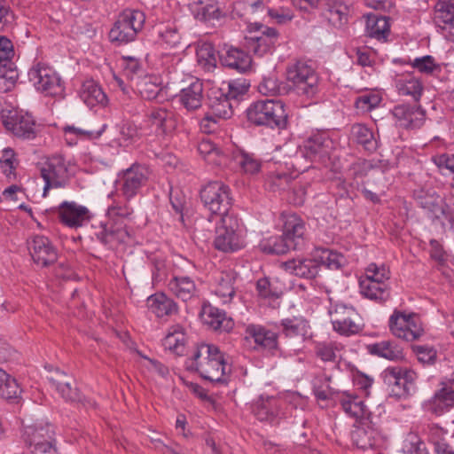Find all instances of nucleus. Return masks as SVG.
<instances>
[{
    "label": "nucleus",
    "instance_id": "obj_1",
    "mask_svg": "<svg viewBox=\"0 0 454 454\" xmlns=\"http://www.w3.org/2000/svg\"><path fill=\"white\" fill-rule=\"evenodd\" d=\"M186 364L189 370L198 372L205 380L215 384L229 381L231 366L226 362L225 354L215 344H197Z\"/></svg>",
    "mask_w": 454,
    "mask_h": 454
},
{
    "label": "nucleus",
    "instance_id": "obj_2",
    "mask_svg": "<svg viewBox=\"0 0 454 454\" xmlns=\"http://www.w3.org/2000/svg\"><path fill=\"white\" fill-rule=\"evenodd\" d=\"M214 247L223 253H235L247 245V228L235 215L222 216L215 225Z\"/></svg>",
    "mask_w": 454,
    "mask_h": 454
},
{
    "label": "nucleus",
    "instance_id": "obj_3",
    "mask_svg": "<svg viewBox=\"0 0 454 454\" xmlns=\"http://www.w3.org/2000/svg\"><path fill=\"white\" fill-rule=\"evenodd\" d=\"M247 119L257 126L270 129H285L287 124V113L285 104L280 100H258L247 110Z\"/></svg>",
    "mask_w": 454,
    "mask_h": 454
},
{
    "label": "nucleus",
    "instance_id": "obj_4",
    "mask_svg": "<svg viewBox=\"0 0 454 454\" xmlns=\"http://www.w3.org/2000/svg\"><path fill=\"white\" fill-rule=\"evenodd\" d=\"M20 437L34 454H53L57 450L56 427L51 423L24 425Z\"/></svg>",
    "mask_w": 454,
    "mask_h": 454
},
{
    "label": "nucleus",
    "instance_id": "obj_5",
    "mask_svg": "<svg viewBox=\"0 0 454 454\" xmlns=\"http://www.w3.org/2000/svg\"><path fill=\"white\" fill-rule=\"evenodd\" d=\"M286 79L297 95L307 99H317L320 92L319 76L306 62L297 61L288 67Z\"/></svg>",
    "mask_w": 454,
    "mask_h": 454
},
{
    "label": "nucleus",
    "instance_id": "obj_6",
    "mask_svg": "<svg viewBox=\"0 0 454 454\" xmlns=\"http://www.w3.org/2000/svg\"><path fill=\"white\" fill-rule=\"evenodd\" d=\"M132 213L133 208L127 203L114 202L107 209V215L112 222L111 226L98 233L100 241L110 247L126 243L130 238V232L123 223V220L129 217Z\"/></svg>",
    "mask_w": 454,
    "mask_h": 454
},
{
    "label": "nucleus",
    "instance_id": "obj_7",
    "mask_svg": "<svg viewBox=\"0 0 454 454\" xmlns=\"http://www.w3.org/2000/svg\"><path fill=\"white\" fill-rule=\"evenodd\" d=\"M145 15L142 11L126 9L121 12L113 27L109 31V38L118 43H128L134 41L143 29Z\"/></svg>",
    "mask_w": 454,
    "mask_h": 454
},
{
    "label": "nucleus",
    "instance_id": "obj_8",
    "mask_svg": "<svg viewBox=\"0 0 454 454\" xmlns=\"http://www.w3.org/2000/svg\"><path fill=\"white\" fill-rule=\"evenodd\" d=\"M204 207L214 215H235L231 211L233 198L231 188L221 181L209 182L200 191Z\"/></svg>",
    "mask_w": 454,
    "mask_h": 454
},
{
    "label": "nucleus",
    "instance_id": "obj_9",
    "mask_svg": "<svg viewBox=\"0 0 454 454\" xmlns=\"http://www.w3.org/2000/svg\"><path fill=\"white\" fill-rule=\"evenodd\" d=\"M381 377L386 385L390 388V395L397 399H405L417 390V373L410 369L400 366H389L386 368Z\"/></svg>",
    "mask_w": 454,
    "mask_h": 454
},
{
    "label": "nucleus",
    "instance_id": "obj_10",
    "mask_svg": "<svg viewBox=\"0 0 454 454\" xmlns=\"http://www.w3.org/2000/svg\"><path fill=\"white\" fill-rule=\"evenodd\" d=\"M354 427L351 439L358 449L372 454H382L387 440L372 419L356 423Z\"/></svg>",
    "mask_w": 454,
    "mask_h": 454
},
{
    "label": "nucleus",
    "instance_id": "obj_11",
    "mask_svg": "<svg viewBox=\"0 0 454 454\" xmlns=\"http://www.w3.org/2000/svg\"><path fill=\"white\" fill-rule=\"evenodd\" d=\"M247 29L249 35L245 37V46L248 52L262 57L272 51L278 38L277 29L258 22L249 24Z\"/></svg>",
    "mask_w": 454,
    "mask_h": 454
},
{
    "label": "nucleus",
    "instance_id": "obj_12",
    "mask_svg": "<svg viewBox=\"0 0 454 454\" xmlns=\"http://www.w3.org/2000/svg\"><path fill=\"white\" fill-rule=\"evenodd\" d=\"M149 168L141 164H133L120 176V190L127 201L137 196L147 184Z\"/></svg>",
    "mask_w": 454,
    "mask_h": 454
},
{
    "label": "nucleus",
    "instance_id": "obj_13",
    "mask_svg": "<svg viewBox=\"0 0 454 454\" xmlns=\"http://www.w3.org/2000/svg\"><path fill=\"white\" fill-rule=\"evenodd\" d=\"M29 81L37 91L47 98L57 95V71L44 62L34 65L27 73Z\"/></svg>",
    "mask_w": 454,
    "mask_h": 454
},
{
    "label": "nucleus",
    "instance_id": "obj_14",
    "mask_svg": "<svg viewBox=\"0 0 454 454\" xmlns=\"http://www.w3.org/2000/svg\"><path fill=\"white\" fill-rule=\"evenodd\" d=\"M391 333L399 339L412 341L421 336L423 329L420 320L412 314L395 312L389 318Z\"/></svg>",
    "mask_w": 454,
    "mask_h": 454
},
{
    "label": "nucleus",
    "instance_id": "obj_15",
    "mask_svg": "<svg viewBox=\"0 0 454 454\" xmlns=\"http://www.w3.org/2000/svg\"><path fill=\"white\" fill-rule=\"evenodd\" d=\"M245 338L254 343V349L274 355L278 349V334L265 325L248 324L245 327Z\"/></svg>",
    "mask_w": 454,
    "mask_h": 454
},
{
    "label": "nucleus",
    "instance_id": "obj_16",
    "mask_svg": "<svg viewBox=\"0 0 454 454\" xmlns=\"http://www.w3.org/2000/svg\"><path fill=\"white\" fill-rule=\"evenodd\" d=\"M143 125L148 130V134L162 136L175 129L176 121L172 111L163 107H155L145 114Z\"/></svg>",
    "mask_w": 454,
    "mask_h": 454
},
{
    "label": "nucleus",
    "instance_id": "obj_17",
    "mask_svg": "<svg viewBox=\"0 0 454 454\" xmlns=\"http://www.w3.org/2000/svg\"><path fill=\"white\" fill-rule=\"evenodd\" d=\"M333 149L334 142L326 133H316L304 142L301 153L312 162H325Z\"/></svg>",
    "mask_w": 454,
    "mask_h": 454
},
{
    "label": "nucleus",
    "instance_id": "obj_18",
    "mask_svg": "<svg viewBox=\"0 0 454 454\" xmlns=\"http://www.w3.org/2000/svg\"><path fill=\"white\" fill-rule=\"evenodd\" d=\"M3 118L4 127L14 136L27 139L35 137V122L29 114L12 110Z\"/></svg>",
    "mask_w": 454,
    "mask_h": 454
},
{
    "label": "nucleus",
    "instance_id": "obj_19",
    "mask_svg": "<svg viewBox=\"0 0 454 454\" xmlns=\"http://www.w3.org/2000/svg\"><path fill=\"white\" fill-rule=\"evenodd\" d=\"M89 209L74 201L65 200L59 205V221L69 228H79L90 222Z\"/></svg>",
    "mask_w": 454,
    "mask_h": 454
},
{
    "label": "nucleus",
    "instance_id": "obj_20",
    "mask_svg": "<svg viewBox=\"0 0 454 454\" xmlns=\"http://www.w3.org/2000/svg\"><path fill=\"white\" fill-rule=\"evenodd\" d=\"M282 268L289 274L306 279L315 278L319 272L315 251L308 257H296L282 263Z\"/></svg>",
    "mask_w": 454,
    "mask_h": 454
},
{
    "label": "nucleus",
    "instance_id": "obj_21",
    "mask_svg": "<svg viewBox=\"0 0 454 454\" xmlns=\"http://www.w3.org/2000/svg\"><path fill=\"white\" fill-rule=\"evenodd\" d=\"M441 388L435 392L424 407L437 416L443 414L454 406V380L442 381Z\"/></svg>",
    "mask_w": 454,
    "mask_h": 454
},
{
    "label": "nucleus",
    "instance_id": "obj_22",
    "mask_svg": "<svg viewBox=\"0 0 454 454\" xmlns=\"http://www.w3.org/2000/svg\"><path fill=\"white\" fill-rule=\"evenodd\" d=\"M321 17L335 28H342L348 22L349 4L345 0H324Z\"/></svg>",
    "mask_w": 454,
    "mask_h": 454
},
{
    "label": "nucleus",
    "instance_id": "obj_23",
    "mask_svg": "<svg viewBox=\"0 0 454 454\" xmlns=\"http://www.w3.org/2000/svg\"><path fill=\"white\" fill-rule=\"evenodd\" d=\"M279 222L282 223V233L285 238L294 244L296 249H301L304 246L306 231L303 220L295 214L282 213Z\"/></svg>",
    "mask_w": 454,
    "mask_h": 454
},
{
    "label": "nucleus",
    "instance_id": "obj_24",
    "mask_svg": "<svg viewBox=\"0 0 454 454\" xmlns=\"http://www.w3.org/2000/svg\"><path fill=\"white\" fill-rule=\"evenodd\" d=\"M393 115L396 123L407 129H419L426 120L425 111L417 106L398 105L394 107Z\"/></svg>",
    "mask_w": 454,
    "mask_h": 454
},
{
    "label": "nucleus",
    "instance_id": "obj_25",
    "mask_svg": "<svg viewBox=\"0 0 454 454\" xmlns=\"http://www.w3.org/2000/svg\"><path fill=\"white\" fill-rule=\"evenodd\" d=\"M27 248L35 263L43 267L57 261V251L43 236H35L27 243Z\"/></svg>",
    "mask_w": 454,
    "mask_h": 454
},
{
    "label": "nucleus",
    "instance_id": "obj_26",
    "mask_svg": "<svg viewBox=\"0 0 454 454\" xmlns=\"http://www.w3.org/2000/svg\"><path fill=\"white\" fill-rule=\"evenodd\" d=\"M417 204L434 218L445 215V203L434 189L421 188L414 191Z\"/></svg>",
    "mask_w": 454,
    "mask_h": 454
},
{
    "label": "nucleus",
    "instance_id": "obj_27",
    "mask_svg": "<svg viewBox=\"0 0 454 454\" xmlns=\"http://www.w3.org/2000/svg\"><path fill=\"white\" fill-rule=\"evenodd\" d=\"M343 411L356 423L371 419V412L362 397L349 392H343L339 397Z\"/></svg>",
    "mask_w": 454,
    "mask_h": 454
},
{
    "label": "nucleus",
    "instance_id": "obj_28",
    "mask_svg": "<svg viewBox=\"0 0 454 454\" xmlns=\"http://www.w3.org/2000/svg\"><path fill=\"white\" fill-rule=\"evenodd\" d=\"M366 349L372 356L389 361H401L405 355L403 348L395 340H382L367 345Z\"/></svg>",
    "mask_w": 454,
    "mask_h": 454
},
{
    "label": "nucleus",
    "instance_id": "obj_29",
    "mask_svg": "<svg viewBox=\"0 0 454 454\" xmlns=\"http://www.w3.org/2000/svg\"><path fill=\"white\" fill-rule=\"evenodd\" d=\"M203 98V83L199 79L192 77L189 83L180 90L179 101L188 111L199 109Z\"/></svg>",
    "mask_w": 454,
    "mask_h": 454
},
{
    "label": "nucleus",
    "instance_id": "obj_30",
    "mask_svg": "<svg viewBox=\"0 0 454 454\" xmlns=\"http://www.w3.org/2000/svg\"><path fill=\"white\" fill-rule=\"evenodd\" d=\"M201 321L210 329L229 332L233 327V321L227 317L225 312L211 305H205L200 314Z\"/></svg>",
    "mask_w": 454,
    "mask_h": 454
},
{
    "label": "nucleus",
    "instance_id": "obj_31",
    "mask_svg": "<svg viewBox=\"0 0 454 454\" xmlns=\"http://www.w3.org/2000/svg\"><path fill=\"white\" fill-rule=\"evenodd\" d=\"M83 103L90 109L94 107H105L108 103L106 94L101 86L93 80L85 81L79 92Z\"/></svg>",
    "mask_w": 454,
    "mask_h": 454
},
{
    "label": "nucleus",
    "instance_id": "obj_32",
    "mask_svg": "<svg viewBox=\"0 0 454 454\" xmlns=\"http://www.w3.org/2000/svg\"><path fill=\"white\" fill-rule=\"evenodd\" d=\"M220 61L223 66L240 73L247 71L252 63L251 57L247 53L232 46L226 47L221 51Z\"/></svg>",
    "mask_w": 454,
    "mask_h": 454
},
{
    "label": "nucleus",
    "instance_id": "obj_33",
    "mask_svg": "<svg viewBox=\"0 0 454 454\" xmlns=\"http://www.w3.org/2000/svg\"><path fill=\"white\" fill-rule=\"evenodd\" d=\"M137 93L146 100H154L164 98L161 79L156 75L145 74L135 82Z\"/></svg>",
    "mask_w": 454,
    "mask_h": 454
},
{
    "label": "nucleus",
    "instance_id": "obj_34",
    "mask_svg": "<svg viewBox=\"0 0 454 454\" xmlns=\"http://www.w3.org/2000/svg\"><path fill=\"white\" fill-rule=\"evenodd\" d=\"M395 86L399 95L411 97L415 101H419L423 93L421 81L411 73L396 75Z\"/></svg>",
    "mask_w": 454,
    "mask_h": 454
},
{
    "label": "nucleus",
    "instance_id": "obj_35",
    "mask_svg": "<svg viewBox=\"0 0 454 454\" xmlns=\"http://www.w3.org/2000/svg\"><path fill=\"white\" fill-rule=\"evenodd\" d=\"M434 21L442 29L449 28L454 42V0H438L434 8Z\"/></svg>",
    "mask_w": 454,
    "mask_h": 454
},
{
    "label": "nucleus",
    "instance_id": "obj_36",
    "mask_svg": "<svg viewBox=\"0 0 454 454\" xmlns=\"http://www.w3.org/2000/svg\"><path fill=\"white\" fill-rule=\"evenodd\" d=\"M238 274L233 270L223 271L216 278L215 294L223 304L230 303L235 295V284Z\"/></svg>",
    "mask_w": 454,
    "mask_h": 454
},
{
    "label": "nucleus",
    "instance_id": "obj_37",
    "mask_svg": "<svg viewBox=\"0 0 454 454\" xmlns=\"http://www.w3.org/2000/svg\"><path fill=\"white\" fill-rule=\"evenodd\" d=\"M359 287L363 296L375 301L383 302L390 296L387 283L361 278Z\"/></svg>",
    "mask_w": 454,
    "mask_h": 454
},
{
    "label": "nucleus",
    "instance_id": "obj_38",
    "mask_svg": "<svg viewBox=\"0 0 454 454\" xmlns=\"http://www.w3.org/2000/svg\"><path fill=\"white\" fill-rule=\"evenodd\" d=\"M147 307L157 317L172 316L177 313L176 303L163 293H157L148 297Z\"/></svg>",
    "mask_w": 454,
    "mask_h": 454
},
{
    "label": "nucleus",
    "instance_id": "obj_39",
    "mask_svg": "<svg viewBox=\"0 0 454 454\" xmlns=\"http://www.w3.org/2000/svg\"><path fill=\"white\" fill-rule=\"evenodd\" d=\"M171 294L184 301L195 296L197 289L194 281L187 276H174L168 284Z\"/></svg>",
    "mask_w": 454,
    "mask_h": 454
},
{
    "label": "nucleus",
    "instance_id": "obj_40",
    "mask_svg": "<svg viewBox=\"0 0 454 454\" xmlns=\"http://www.w3.org/2000/svg\"><path fill=\"white\" fill-rule=\"evenodd\" d=\"M390 32V24L384 16L369 14L366 17L365 33L378 41L385 42Z\"/></svg>",
    "mask_w": 454,
    "mask_h": 454
},
{
    "label": "nucleus",
    "instance_id": "obj_41",
    "mask_svg": "<svg viewBox=\"0 0 454 454\" xmlns=\"http://www.w3.org/2000/svg\"><path fill=\"white\" fill-rule=\"evenodd\" d=\"M185 343L186 334L184 328L178 324L168 328L162 342L166 349H168L176 355H182L184 353Z\"/></svg>",
    "mask_w": 454,
    "mask_h": 454
},
{
    "label": "nucleus",
    "instance_id": "obj_42",
    "mask_svg": "<svg viewBox=\"0 0 454 454\" xmlns=\"http://www.w3.org/2000/svg\"><path fill=\"white\" fill-rule=\"evenodd\" d=\"M198 152L207 164L222 166L226 163L225 153L210 139H201L198 145Z\"/></svg>",
    "mask_w": 454,
    "mask_h": 454
},
{
    "label": "nucleus",
    "instance_id": "obj_43",
    "mask_svg": "<svg viewBox=\"0 0 454 454\" xmlns=\"http://www.w3.org/2000/svg\"><path fill=\"white\" fill-rule=\"evenodd\" d=\"M106 128L107 124L104 123L97 130L82 129L74 126H66L63 130L66 143L73 146L77 144L78 140H93L100 137Z\"/></svg>",
    "mask_w": 454,
    "mask_h": 454
},
{
    "label": "nucleus",
    "instance_id": "obj_44",
    "mask_svg": "<svg viewBox=\"0 0 454 454\" xmlns=\"http://www.w3.org/2000/svg\"><path fill=\"white\" fill-rule=\"evenodd\" d=\"M158 43L169 48L177 47L182 39L180 27L176 22L160 24L157 28Z\"/></svg>",
    "mask_w": 454,
    "mask_h": 454
},
{
    "label": "nucleus",
    "instance_id": "obj_45",
    "mask_svg": "<svg viewBox=\"0 0 454 454\" xmlns=\"http://www.w3.org/2000/svg\"><path fill=\"white\" fill-rule=\"evenodd\" d=\"M283 333L289 338L300 337L302 340L309 334V325L306 319L300 317L284 318L280 321Z\"/></svg>",
    "mask_w": 454,
    "mask_h": 454
},
{
    "label": "nucleus",
    "instance_id": "obj_46",
    "mask_svg": "<svg viewBox=\"0 0 454 454\" xmlns=\"http://www.w3.org/2000/svg\"><path fill=\"white\" fill-rule=\"evenodd\" d=\"M230 157L245 174L254 175L258 173L261 169V161L252 153L236 149L232 151Z\"/></svg>",
    "mask_w": 454,
    "mask_h": 454
},
{
    "label": "nucleus",
    "instance_id": "obj_47",
    "mask_svg": "<svg viewBox=\"0 0 454 454\" xmlns=\"http://www.w3.org/2000/svg\"><path fill=\"white\" fill-rule=\"evenodd\" d=\"M254 413L260 421L272 422L278 416V401L274 397L262 398L255 403Z\"/></svg>",
    "mask_w": 454,
    "mask_h": 454
},
{
    "label": "nucleus",
    "instance_id": "obj_48",
    "mask_svg": "<svg viewBox=\"0 0 454 454\" xmlns=\"http://www.w3.org/2000/svg\"><path fill=\"white\" fill-rule=\"evenodd\" d=\"M314 251L319 268L324 265L329 270H339L345 263L344 256L335 251L322 247H317Z\"/></svg>",
    "mask_w": 454,
    "mask_h": 454
},
{
    "label": "nucleus",
    "instance_id": "obj_49",
    "mask_svg": "<svg viewBox=\"0 0 454 454\" xmlns=\"http://www.w3.org/2000/svg\"><path fill=\"white\" fill-rule=\"evenodd\" d=\"M261 248L267 254H285L289 250H297L295 245L290 243L282 233L281 236H272L261 242Z\"/></svg>",
    "mask_w": 454,
    "mask_h": 454
},
{
    "label": "nucleus",
    "instance_id": "obj_50",
    "mask_svg": "<svg viewBox=\"0 0 454 454\" xmlns=\"http://www.w3.org/2000/svg\"><path fill=\"white\" fill-rule=\"evenodd\" d=\"M190 8L194 17L200 20H209L218 16V8L213 0H193Z\"/></svg>",
    "mask_w": 454,
    "mask_h": 454
},
{
    "label": "nucleus",
    "instance_id": "obj_51",
    "mask_svg": "<svg viewBox=\"0 0 454 454\" xmlns=\"http://www.w3.org/2000/svg\"><path fill=\"white\" fill-rule=\"evenodd\" d=\"M210 114L220 121L231 118L233 114L231 99L224 93H221L219 97L212 98L210 99Z\"/></svg>",
    "mask_w": 454,
    "mask_h": 454
},
{
    "label": "nucleus",
    "instance_id": "obj_52",
    "mask_svg": "<svg viewBox=\"0 0 454 454\" xmlns=\"http://www.w3.org/2000/svg\"><path fill=\"white\" fill-rule=\"evenodd\" d=\"M351 136L357 144L362 145L368 151H373L377 147L372 131L364 124H354L351 128Z\"/></svg>",
    "mask_w": 454,
    "mask_h": 454
},
{
    "label": "nucleus",
    "instance_id": "obj_53",
    "mask_svg": "<svg viewBox=\"0 0 454 454\" xmlns=\"http://www.w3.org/2000/svg\"><path fill=\"white\" fill-rule=\"evenodd\" d=\"M293 177L284 171L270 172L266 179V186L273 192H285L291 188Z\"/></svg>",
    "mask_w": 454,
    "mask_h": 454
},
{
    "label": "nucleus",
    "instance_id": "obj_54",
    "mask_svg": "<svg viewBox=\"0 0 454 454\" xmlns=\"http://www.w3.org/2000/svg\"><path fill=\"white\" fill-rule=\"evenodd\" d=\"M382 100L380 94L375 90L366 91L356 98L355 106L362 113H367L379 106Z\"/></svg>",
    "mask_w": 454,
    "mask_h": 454
},
{
    "label": "nucleus",
    "instance_id": "obj_55",
    "mask_svg": "<svg viewBox=\"0 0 454 454\" xmlns=\"http://www.w3.org/2000/svg\"><path fill=\"white\" fill-rule=\"evenodd\" d=\"M410 65L419 73L427 75L441 71L440 64L437 63L435 59L431 55L415 58L411 60Z\"/></svg>",
    "mask_w": 454,
    "mask_h": 454
},
{
    "label": "nucleus",
    "instance_id": "obj_56",
    "mask_svg": "<svg viewBox=\"0 0 454 454\" xmlns=\"http://www.w3.org/2000/svg\"><path fill=\"white\" fill-rule=\"evenodd\" d=\"M315 352L322 361L335 363L340 348L336 342L323 341L317 344Z\"/></svg>",
    "mask_w": 454,
    "mask_h": 454
},
{
    "label": "nucleus",
    "instance_id": "obj_57",
    "mask_svg": "<svg viewBox=\"0 0 454 454\" xmlns=\"http://www.w3.org/2000/svg\"><path fill=\"white\" fill-rule=\"evenodd\" d=\"M19 78L17 68L14 66H2L0 67V92H8L15 85Z\"/></svg>",
    "mask_w": 454,
    "mask_h": 454
},
{
    "label": "nucleus",
    "instance_id": "obj_58",
    "mask_svg": "<svg viewBox=\"0 0 454 454\" xmlns=\"http://www.w3.org/2000/svg\"><path fill=\"white\" fill-rule=\"evenodd\" d=\"M332 325L333 330L343 336H352L361 331V326L355 322V317L335 318V321H332Z\"/></svg>",
    "mask_w": 454,
    "mask_h": 454
},
{
    "label": "nucleus",
    "instance_id": "obj_59",
    "mask_svg": "<svg viewBox=\"0 0 454 454\" xmlns=\"http://www.w3.org/2000/svg\"><path fill=\"white\" fill-rule=\"evenodd\" d=\"M285 90V86L276 77H265L258 85V91L265 96H277Z\"/></svg>",
    "mask_w": 454,
    "mask_h": 454
},
{
    "label": "nucleus",
    "instance_id": "obj_60",
    "mask_svg": "<svg viewBox=\"0 0 454 454\" xmlns=\"http://www.w3.org/2000/svg\"><path fill=\"white\" fill-rule=\"evenodd\" d=\"M329 314L331 316V322L335 321V318L341 319L343 317L349 318L357 317V312L353 306L341 301L331 303Z\"/></svg>",
    "mask_w": 454,
    "mask_h": 454
},
{
    "label": "nucleus",
    "instance_id": "obj_61",
    "mask_svg": "<svg viewBox=\"0 0 454 454\" xmlns=\"http://www.w3.org/2000/svg\"><path fill=\"white\" fill-rule=\"evenodd\" d=\"M362 278L387 283L390 278V271L383 263L377 264L372 262L366 267L364 277Z\"/></svg>",
    "mask_w": 454,
    "mask_h": 454
},
{
    "label": "nucleus",
    "instance_id": "obj_62",
    "mask_svg": "<svg viewBox=\"0 0 454 454\" xmlns=\"http://www.w3.org/2000/svg\"><path fill=\"white\" fill-rule=\"evenodd\" d=\"M403 454H429L425 443L415 434H409L403 443Z\"/></svg>",
    "mask_w": 454,
    "mask_h": 454
},
{
    "label": "nucleus",
    "instance_id": "obj_63",
    "mask_svg": "<svg viewBox=\"0 0 454 454\" xmlns=\"http://www.w3.org/2000/svg\"><path fill=\"white\" fill-rule=\"evenodd\" d=\"M123 68L125 74L135 82L138 80L139 77L145 76L144 69L139 59L134 57H125L123 59Z\"/></svg>",
    "mask_w": 454,
    "mask_h": 454
},
{
    "label": "nucleus",
    "instance_id": "obj_64",
    "mask_svg": "<svg viewBox=\"0 0 454 454\" xmlns=\"http://www.w3.org/2000/svg\"><path fill=\"white\" fill-rule=\"evenodd\" d=\"M267 14L279 25H286L294 18V12L289 7L267 8Z\"/></svg>",
    "mask_w": 454,
    "mask_h": 454
}]
</instances>
